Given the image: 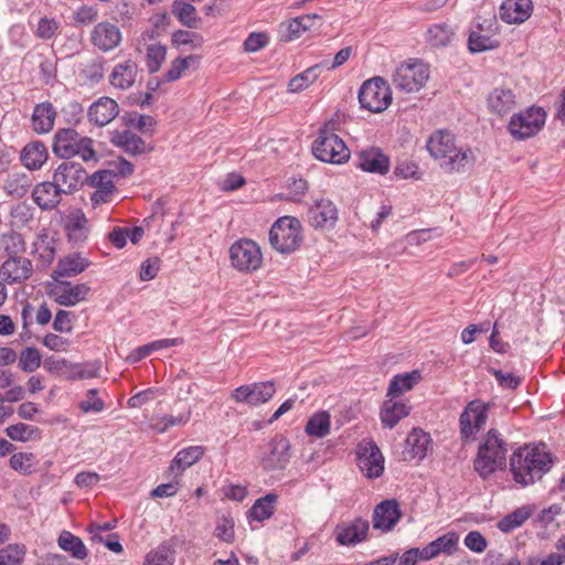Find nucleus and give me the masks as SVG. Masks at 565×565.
Here are the masks:
<instances>
[{"label":"nucleus","instance_id":"1","mask_svg":"<svg viewBox=\"0 0 565 565\" xmlns=\"http://www.w3.org/2000/svg\"><path fill=\"white\" fill-rule=\"evenodd\" d=\"M554 460L550 452L539 447L524 445L519 447L510 458V471L513 480L525 488L542 479L551 468Z\"/></svg>","mask_w":565,"mask_h":565},{"label":"nucleus","instance_id":"2","mask_svg":"<svg viewBox=\"0 0 565 565\" xmlns=\"http://www.w3.org/2000/svg\"><path fill=\"white\" fill-rule=\"evenodd\" d=\"M508 443L497 429H490L478 446L473 469L482 480H487L507 462Z\"/></svg>","mask_w":565,"mask_h":565},{"label":"nucleus","instance_id":"3","mask_svg":"<svg viewBox=\"0 0 565 565\" xmlns=\"http://www.w3.org/2000/svg\"><path fill=\"white\" fill-rule=\"evenodd\" d=\"M53 153L62 159H71L78 156L83 161H97L94 149V140L82 136L74 128L58 129L52 142Z\"/></svg>","mask_w":565,"mask_h":565},{"label":"nucleus","instance_id":"4","mask_svg":"<svg viewBox=\"0 0 565 565\" xmlns=\"http://www.w3.org/2000/svg\"><path fill=\"white\" fill-rule=\"evenodd\" d=\"M302 241V225L295 216H281L270 227V245L280 254L294 253L300 247Z\"/></svg>","mask_w":565,"mask_h":565},{"label":"nucleus","instance_id":"5","mask_svg":"<svg viewBox=\"0 0 565 565\" xmlns=\"http://www.w3.org/2000/svg\"><path fill=\"white\" fill-rule=\"evenodd\" d=\"M313 156L323 162L341 164L350 158V150L344 141L327 125L320 128L312 143Z\"/></svg>","mask_w":565,"mask_h":565},{"label":"nucleus","instance_id":"6","mask_svg":"<svg viewBox=\"0 0 565 565\" xmlns=\"http://www.w3.org/2000/svg\"><path fill=\"white\" fill-rule=\"evenodd\" d=\"M358 97L361 108L372 113H382L392 103L391 88L380 76L365 81L359 89Z\"/></svg>","mask_w":565,"mask_h":565},{"label":"nucleus","instance_id":"7","mask_svg":"<svg viewBox=\"0 0 565 565\" xmlns=\"http://www.w3.org/2000/svg\"><path fill=\"white\" fill-rule=\"evenodd\" d=\"M231 265L241 273H253L260 268L263 254L256 242L248 238L236 241L230 247Z\"/></svg>","mask_w":565,"mask_h":565},{"label":"nucleus","instance_id":"8","mask_svg":"<svg viewBox=\"0 0 565 565\" xmlns=\"http://www.w3.org/2000/svg\"><path fill=\"white\" fill-rule=\"evenodd\" d=\"M546 111L542 107H529L524 111L514 114L509 122L510 134L519 140L535 136L544 126Z\"/></svg>","mask_w":565,"mask_h":565},{"label":"nucleus","instance_id":"9","mask_svg":"<svg viewBox=\"0 0 565 565\" xmlns=\"http://www.w3.org/2000/svg\"><path fill=\"white\" fill-rule=\"evenodd\" d=\"M429 72L420 61L401 64L393 74V84L399 90L418 92L428 81Z\"/></svg>","mask_w":565,"mask_h":565},{"label":"nucleus","instance_id":"10","mask_svg":"<svg viewBox=\"0 0 565 565\" xmlns=\"http://www.w3.org/2000/svg\"><path fill=\"white\" fill-rule=\"evenodd\" d=\"M290 460V443L284 436H276L259 451V461L267 471L282 470Z\"/></svg>","mask_w":565,"mask_h":565},{"label":"nucleus","instance_id":"11","mask_svg":"<svg viewBox=\"0 0 565 565\" xmlns=\"http://www.w3.org/2000/svg\"><path fill=\"white\" fill-rule=\"evenodd\" d=\"M86 171L81 163L63 161L53 173V181L65 194L75 193L85 183Z\"/></svg>","mask_w":565,"mask_h":565},{"label":"nucleus","instance_id":"12","mask_svg":"<svg viewBox=\"0 0 565 565\" xmlns=\"http://www.w3.org/2000/svg\"><path fill=\"white\" fill-rule=\"evenodd\" d=\"M276 387L273 381L256 382L237 387L232 397L236 403L258 406L267 403L275 395Z\"/></svg>","mask_w":565,"mask_h":565},{"label":"nucleus","instance_id":"13","mask_svg":"<svg viewBox=\"0 0 565 565\" xmlns=\"http://www.w3.org/2000/svg\"><path fill=\"white\" fill-rule=\"evenodd\" d=\"M370 523L361 516L351 521L341 522L334 529V537L340 546H355L366 541Z\"/></svg>","mask_w":565,"mask_h":565},{"label":"nucleus","instance_id":"14","mask_svg":"<svg viewBox=\"0 0 565 565\" xmlns=\"http://www.w3.org/2000/svg\"><path fill=\"white\" fill-rule=\"evenodd\" d=\"M488 405L480 401L470 402L460 415V434L468 439L473 437L487 423Z\"/></svg>","mask_w":565,"mask_h":565},{"label":"nucleus","instance_id":"15","mask_svg":"<svg viewBox=\"0 0 565 565\" xmlns=\"http://www.w3.org/2000/svg\"><path fill=\"white\" fill-rule=\"evenodd\" d=\"M307 215L315 230H332L337 225L339 211L331 200L319 199L308 209Z\"/></svg>","mask_w":565,"mask_h":565},{"label":"nucleus","instance_id":"16","mask_svg":"<svg viewBox=\"0 0 565 565\" xmlns=\"http://www.w3.org/2000/svg\"><path fill=\"white\" fill-rule=\"evenodd\" d=\"M90 287L86 284H76L68 280L55 281V285L51 289V296L55 302L65 307H73L81 301L86 300Z\"/></svg>","mask_w":565,"mask_h":565},{"label":"nucleus","instance_id":"17","mask_svg":"<svg viewBox=\"0 0 565 565\" xmlns=\"http://www.w3.org/2000/svg\"><path fill=\"white\" fill-rule=\"evenodd\" d=\"M476 156L468 147H459L457 143L441 158L439 167L448 173H462L475 166Z\"/></svg>","mask_w":565,"mask_h":565},{"label":"nucleus","instance_id":"18","mask_svg":"<svg viewBox=\"0 0 565 565\" xmlns=\"http://www.w3.org/2000/svg\"><path fill=\"white\" fill-rule=\"evenodd\" d=\"M322 18L317 13L303 14L280 24L279 40L291 42L299 39L306 31L321 25Z\"/></svg>","mask_w":565,"mask_h":565},{"label":"nucleus","instance_id":"19","mask_svg":"<svg viewBox=\"0 0 565 565\" xmlns=\"http://www.w3.org/2000/svg\"><path fill=\"white\" fill-rule=\"evenodd\" d=\"M33 270L32 262L25 257H8L0 267V279L9 285L28 280Z\"/></svg>","mask_w":565,"mask_h":565},{"label":"nucleus","instance_id":"20","mask_svg":"<svg viewBox=\"0 0 565 565\" xmlns=\"http://www.w3.org/2000/svg\"><path fill=\"white\" fill-rule=\"evenodd\" d=\"M402 516L399 504L395 499L384 500L373 511V527L382 532H390Z\"/></svg>","mask_w":565,"mask_h":565},{"label":"nucleus","instance_id":"21","mask_svg":"<svg viewBox=\"0 0 565 565\" xmlns=\"http://www.w3.org/2000/svg\"><path fill=\"white\" fill-rule=\"evenodd\" d=\"M90 42L103 52H109L121 42V32L119 28L110 22L103 21L97 23L90 32Z\"/></svg>","mask_w":565,"mask_h":565},{"label":"nucleus","instance_id":"22","mask_svg":"<svg viewBox=\"0 0 565 565\" xmlns=\"http://www.w3.org/2000/svg\"><path fill=\"white\" fill-rule=\"evenodd\" d=\"M359 466L367 478H379L384 471V457L373 441L359 449Z\"/></svg>","mask_w":565,"mask_h":565},{"label":"nucleus","instance_id":"23","mask_svg":"<svg viewBox=\"0 0 565 565\" xmlns=\"http://www.w3.org/2000/svg\"><path fill=\"white\" fill-rule=\"evenodd\" d=\"M63 194V190L53 180L40 182L32 190V199L42 211H52L58 206Z\"/></svg>","mask_w":565,"mask_h":565},{"label":"nucleus","instance_id":"24","mask_svg":"<svg viewBox=\"0 0 565 565\" xmlns=\"http://www.w3.org/2000/svg\"><path fill=\"white\" fill-rule=\"evenodd\" d=\"M356 166L363 171L384 175L390 171V158L380 148L371 147L359 152Z\"/></svg>","mask_w":565,"mask_h":565},{"label":"nucleus","instance_id":"25","mask_svg":"<svg viewBox=\"0 0 565 565\" xmlns=\"http://www.w3.org/2000/svg\"><path fill=\"white\" fill-rule=\"evenodd\" d=\"M57 111L50 102H42L34 106L31 115V128L38 135H44L52 131Z\"/></svg>","mask_w":565,"mask_h":565},{"label":"nucleus","instance_id":"26","mask_svg":"<svg viewBox=\"0 0 565 565\" xmlns=\"http://www.w3.org/2000/svg\"><path fill=\"white\" fill-rule=\"evenodd\" d=\"M110 141L114 146L121 148L130 156H140L152 151L153 147L148 145L141 137L130 130L116 131Z\"/></svg>","mask_w":565,"mask_h":565},{"label":"nucleus","instance_id":"27","mask_svg":"<svg viewBox=\"0 0 565 565\" xmlns=\"http://www.w3.org/2000/svg\"><path fill=\"white\" fill-rule=\"evenodd\" d=\"M395 398L386 397L381 406L380 418L384 428H394L411 412L412 407L407 403Z\"/></svg>","mask_w":565,"mask_h":565},{"label":"nucleus","instance_id":"28","mask_svg":"<svg viewBox=\"0 0 565 565\" xmlns=\"http://www.w3.org/2000/svg\"><path fill=\"white\" fill-rule=\"evenodd\" d=\"M119 113L118 104L109 97H100L88 109V119L96 126L104 127Z\"/></svg>","mask_w":565,"mask_h":565},{"label":"nucleus","instance_id":"29","mask_svg":"<svg viewBox=\"0 0 565 565\" xmlns=\"http://www.w3.org/2000/svg\"><path fill=\"white\" fill-rule=\"evenodd\" d=\"M89 265L90 262L79 253L68 254L58 260L52 278L57 281L61 277H75L85 271Z\"/></svg>","mask_w":565,"mask_h":565},{"label":"nucleus","instance_id":"30","mask_svg":"<svg viewBox=\"0 0 565 565\" xmlns=\"http://www.w3.org/2000/svg\"><path fill=\"white\" fill-rule=\"evenodd\" d=\"M459 536L455 532H448L431 541L422 548V559L429 561L444 553L451 555L458 547Z\"/></svg>","mask_w":565,"mask_h":565},{"label":"nucleus","instance_id":"31","mask_svg":"<svg viewBox=\"0 0 565 565\" xmlns=\"http://www.w3.org/2000/svg\"><path fill=\"white\" fill-rule=\"evenodd\" d=\"M531 12V0H504L500 6V18L507 23H522Z\"/></svg>","mask_w":565,"mask_h":565},{"label":"nucleus","instance_id":"32","mask_svg":"<svg viewBox=\"0 0 565 565\" xmlns=\"http://www.w3.org/2000/svg\"><path fill=\"white\" fill-rule=\"evenodd\" d=\"M64 230L68 242L74 246H81L88 238V220L85 214L79 211L72 213L65 222Z\"/></svg>","mask_w":565,"mask_h":565},{"label":"nucleus","instance_id":"33","mask_svg":"<svg viewBox=\"0 0 565 565\" xmlns=\"http://www.w3.org/2000/svg\"><path fill=\"white\" fill-rule=\"evenodd\" d=\"M138 73V65L131 60H127L117 64L109 75V83L119 89L130 88L135 82Z\"/></svg>","mask_w":565,"mask_h":565},{"label":"nucleus","instance_id":"34","mask_svg":"<svg viewBox=\"0 0 565 565\" xmlns=\"http://www.w3.org/2000/svg\"><path fill=\"white\" fill-rule=\"evenodd\" d=\"M489 109L499 115L504 116L515 106V95L509 88L497 87L488 96Z\"/></svg>","mask_w":565,"mask_h":565},{"label":"nucleus","instance_id":"35","mask_svg":"<svg viewBox=\"0 0 565 565\" xmlns=\"http://www.w3.org/2000/svg\"><path fill=\"white\" fill-rule=\"evenodd\" d=\"M422 379L423 376L419 370L394 375L390 381L386 397H398L403 393L413 390Z\"/></svg>","mask_w":565,"mask_h":565},{"label":"nucleus","instance_id":"36","mask_svg":"<svg viewBox=\"0 0 565 565\" xmlns=\"http://www.w3.org/2000/svg\"><path fill=\"white\" fill-rule=\"evenodd\" d=\"M456 145V137L447 130L435 131L427 140L426 148L430 156L439 161Z\"/></svg>","mask_w":565,"mask_h":565},{"label":"nucleus","instance_id":"37","mask_svg":"<svg viewBox=\"0 0 565 565\" xmlns=\"http://www.w3.org/2000/svg\"><path fill=\"white\" fill-rule=\"evenodd\" d=\"M407 452L409 459H424L431 447L429 434L420 428H414L406 438Z\"/></svg>","mask_w":565,"mask_h":565},{"label":"nucleus","instance_id":"38","mask_svg":"<svg viewBox=\"0 0 565 565\" xmlns=\"http://www.w3.org/2000/svg\"><path fill=\"white\" fill-rule=\"evenodd\" d=\"M20 159L29 170H38L45 163L47 150L43 142L33 141L22 149Z\"/></svg>","mask_w":565,"mask_h":565},{"label":"nucleus","instance_id":"39","mask_svg":"<svg viewBox=\"0 0 565 565\" xmlns=\"http://www.w3.org/2000/svg\"><path fill=\"white\" fill-rule=\"evenodd\" d=\"M32 253L38 257V266L47 268L56 255V241L47 234H42L33 243Z\"/></svg>","mask_w":565,"mask_h":565},{"label":"nucleus","instance_id":"40","mask_svg":"<svg viewBox=\"0 0 565 565\" xmlns=\"http://www.w3.org/2000/svg\"><path fill=\"white\" fill-rule=\"evenodd\" d=\"M171 12L182 25L189 29H198L201 23V18L199 17L195 7L189 2L174 0L171 7Z\"/></svg>","mask_w":565,"mask_h":565},{"label":"nucleus","instance_id":"41","mask_svg":"<svg viewBox=\"0 0 565 565\" xmlns=\"http://www.w3.org/2000/svg\"><path fill=\"white\" fill-rule=\"evenodd\" d=\"M32 185V179L24 172H12L4 181V190L8 195L21 199L23 198Z\"/></svg>","mask_w":565,"mask_h":565},{"label":"nucleus","instance_id":"42","mask_svg":"<svg viewBox=\"0 0 565 565\" xmlns=\"http://www.w3.org/2000/svg\"><path fill=\"white\" fill-rule=\"evenodd\" d=\"M204 455V448L201 446H191L177 452L170 463V470L178 469L180 472L198 462Z\"/></svg>","mask_w":565,"mask_h":565},{"label":"nucleus","instance_id":"43","mask_svg":"<svg viewBox=\"0 0 565 565\" xmlns=\"http://www.w3.org/2000/svg\"><path fill=\"white\" fill-rule=\"evenodd\" d=\"M330 414L320 411L309 417L305 431L310 437L323 438L330 433Z\"/></svg>","mask_w":565,"mask_h":565},{"label":"nucleus","instance_id":"44","mask_svg":"<svg viewBox=\"0 0 565 565\" xmlns=\"http://www.w3.org/2000/svg\"><path fill=\"white\" fill-rule=\"evenodd\" d=\"M57 544L63 551L71 553V555L76 559L82 561L88 555V551L84 542L68 531H63L60 534Z\"/></svg>","mask_w":565,"mask_h":565},{"label":"nucleus","instance_id":"45","mask_svg":"<svg viewBox=\"0 0 565 565\" xmlns=\"http://www.w3.org/2000/svg\"><path fill=\"white\" fill-rule=\"evenodd\" d=\"M531 514L532 508L530 505L518 508L498 522V529L503 533H510L523 525Z\"/></svg>","mask_w":565,"mask_h":565},{"label":"nucleus","instance_id":"46","mask_svg":"<svg viewBox=\"0 0 565 565\" xmlns=\"http://www.w3.org/2000/svg\"><path fill=\"white\" fill-rule=\"evenodd\" d=\"M278 497L275 493H267L257 499L249 510V516L258 522L269 519L275 512V503Z\"/></svg>","mask_w":565,"mask_h":565},{"label":"nucleus","instance_id":"47","mask_svg":"<svg viewBox=\"0 0 565 565\" xmlns=\"http://www.w3.org/2000/svg\"><path fill=\"white\" fill-rule=\"evenodd\" d=\"M455 35V31L446 22L436 23L427 31V41L436 47L447 46Z\"/></svg>","mask_w":565,"mask_h":565},{"label":"nucleus","instance_id":"48","mask_svg":"<svg viewBox=\"0 0 565 565\" xmlns=\"http://www.w3.org/2000/svg\"><path fill=\"white\" fill-rule=\"evenodd\" d=\"M320 64H316L294 76L288 83V90L290 93H298L316 82L320 75Z\"/></svg>","mask_w":565,"mask_h":565},{"label":"nucleus","instance_id":"49","mask_svg":"<svg viewBox=\"0 0 565 565\" xmlns=\"http://www.w3.org/2000/svg\"><path fill=\"white\" fill-rule=\"evenodd\" d=\"M499 42L493 39L489 33H480L477 30H471L468 38V49L472 53H480L497 49Z\"/></svg>","mask_w":565,"mask_h":565},{"label":"nucleus","instance_id":"50","mask_svg":"<svg viewBox=\"0 0 565 565\" xmlns=\"http://www.w3.org/2000/svg\"><path fill=\"white\" fill-rule=\"evenodd\" d=\"M173 550L168 544H160L147 554L145 565H173Z\"/></svg>","mask_w":565,"mask_h":565},{"label":"nucleus","instance_id":"51","mask_svg":"<svg viewBox=\"0 0 565 565\" xmlns=\"http://www.w3.org/2000/svg\"><path fill=\"white\" fill-rule=\"evenodd\" d=\"M122 121L126 126L135 127L141 132L152 131L156 126V120L151 116L137 111L126 113L122 116Z\"/></svg>","mask_w":565,"mask_h":565},{"label":"nucleus","instance_id":"52","mask_svg":"<svg viewBox=\"0 0 565 565\" xmlns=\"http://www.w3.org/2000/svg\"><path fill=\"white\" fill-rule=\"evenodd\" d=\"M35 456L32 452L13 454L9 460L10 467L23 476H29L34 470Z\"/></svg>","mask_w":565,"mask_h":565},{"label":"nucleus","instance_id":"53","mask_svg":"<svg viewBox=\"0 0 565 565\" xmlns=\"http://www.w3.org/2000/svg\"><path fill=\"white\" fill-rule=\"evenodd\" d=\"M25 555L22 544H9L0 550V565H21Z\"/></svg>","mask_w":565,"mask_h":565},{"label":"nucleus","instance_id":"54","mask_svg":"<svg viewBox=\"0 0 565 565\" xmlns=\"http://www.w3.org/2000/svg\"><path fill=\"white\" fill-rule=\"evenodd\" d=\"M167 56V47L162 44H151L147 47L146 62L149 73H157Z\"/></svg>","mask_w":565,"mask_h":565},{"label":"nucleus","instance_id":"55","mask_svg":"<svg viewBox=\"0 0 565 565\" xmlns=\"http://www.w3.org/2000/svg\"><path fill=\"white\" fill-rule=\"evenodd\" d=\"M2 244L8 257H21L25 250V242L20 233L11 232L3 235Z\"/></svg>","mask_w":565,"mask_h":565},{"label":"nucleus","instance_id":"56","mask_svg":"<svg viewBox=\"0 0 565 565\" xmlns=\"http://www.w3.org/2000/svg\"><path fill=\"white\" fill-rule=\"evenodd\" d=\"M41 365V354L35 348H25L20 352L19 367L28 373L36 371Z\"/></svg>","mask_w":565,"mask_h":565},{"label":"nucleus","instance_id":"57","mask_svg":"<svg viewBox=\"0 0 565 565\" xmlns=\"http://www.w3.org/2000/svg\"><path fill=\"white\" fill-rule=\"evenodd\" d=\"M114 178L109 169L98 170L89 177L86 175L85 182L95 189L115 191Z\"/></svg>","mask_w":565,"mask_h":565},{"label":"nucleus","instance_id":"58","mask_svg":"<svg viewBox=\"0 0 565 565\" xmlns=\"http://www.w3.org/2000/svg\"><path fill=\"white\" fill-rule=\"evenodd\" d=\"M171 43L173 46L190 45L192 47H200L203 43V38L195 32L186 30H177L171 35Z\"/></svg>","mask_w":565,"mask_h":565},{"label":"nucleus","instance_id":"59","mask_svg":"<svg viewBox=\"0 0 565 565\" xmlns=\"http://www.w3.org/2000/svg\"><path fill=\"white\" fill-rule=\"evenodd\" d=\"M36 431V427L26 425L24 423H18L6 428L7 436L15 441H28Z\"/></svg>","mask_w":565,"mask_h":565},{"label":"nucleus","instance_id":"60","mask_svg":"<svg viewBox=\"0 0 565 565\" xmlns=\"http://www.w3.org/2000/svg\"><path fill=\"white\" fill-rule=\"evenodd\" d=\"M196 57L194 55H189L186 57H178L172 61L170 68L164 74L166 82H174L179 79L182 73L189 68L190 62L194 61Z\"/></svg>","mask_w":565,"mask_h":565},{"label":"nucleus","instance_id":"61","mask_svg":"<svg viewBox=\"0 0 565 565\" xmlns=\"http://www.w3.org/2000/svg\"><path fill=\"white\" fill-rule=\"evenodd\" d=\"M214 535L225 543H233L235 539L233 519L228 516L220 519L215 526Z\"/></svg>","mask_w":565,"mask_h":565},{"label":"nucleus","instance_id":"62","mask_svg":"<svg viewBox=\"0 0 565 565\" xmlns=\"http://www.w3.org/2000/svg\"><path fill=\"white\" fill-rule=\"evenodd\" d=\"M98 10L93 6H81L73 13L74 24L84 26L94 23L97 20Z\"/></svg>","mask_w":565,"mask_h":565},{"label":"nucleus","instance_id":"63","mask_svg":"<svg viewBox=\"0 0 565 565\" xmlns=\"http://www.w3.org/2000/svg\"><path fill=\"white\" fill-rule=\"evenodd\" d=\"M488 372L494 376L498 385L502 388L516 390L522 382L521 377L512 373H504L501 370L494 367H489Z\"/></svg>","mask_w":565,"mask_h":565},{"label":"nucleus","instance_id":"64","mask_svg":"<svg viewBox=\"0 0 565 565\" xmlns=\"http://www.w3.org/2000/svg\"><path fill=\"white\" fill-rule=\"evenodd\" d=\"M78 380L95 379L98 376L102 363L98 360L76 363L74 366Z\"/></svg>","mask_w":565,"mask_h":565}]
</instances>
